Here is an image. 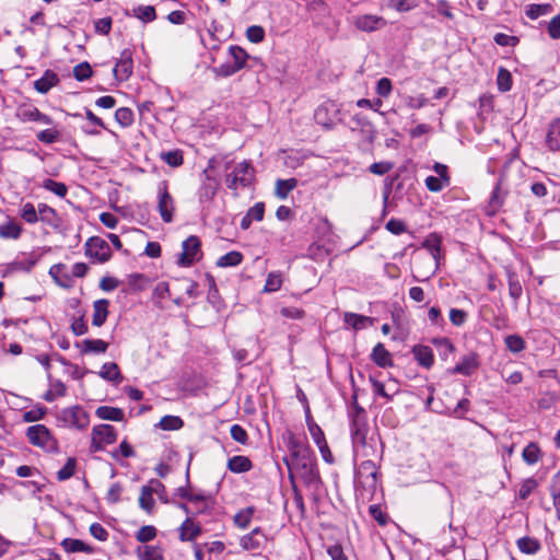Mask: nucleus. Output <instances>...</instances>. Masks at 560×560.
<instances>
[{
	"label": "nucleus",
	"instance_id": "c03bdc74",
	"mask_svg": "<svg viewBox=\"0 0 560 560\" xmlns=\"http://www.w3.org/2000/svg\"><path fill=\"white\" fill-rule=\"evenodd\" d=\"M42 187L61 198H63L68 192V188L63 183L56 182L50 178L44 179Z\"/></svg>",
	"mask_w": 560,
	"mask_h": 560
},
{
	"label": "nucleus",
	"instance_id": "7c9ffc66",
	"mask_svg": "<svg viewBox=\"0 0 560 560\" xmlns=\"http://www.w3.org/2000/svg\"><path fill=\"white\" fill-rule=\"evenodd\" d=\"M546 142L550 150H560V118L555 119L550 124Z\"/></svg>",
	"mask_w": 560,
	"mask_h": 560
},
{
	"label": "nucleus",
	"instance_id": "f257e3e1",
	"mask_svg": "<svg viewBox=\"0 0 560 560\" xmlns=\"http://www.w3.org/2000/svg\"><path fill=\"white\" fill-rule=\"evenodd\" d=\"M348 417L350 420V435L354 456L365 459H373L377 456L381 457L382 450H378L377 441L373 436L368 439V415L364 408L359 405L357 395L352 396ZM380 445L381 448H383V444L380 443Z\"/></svg>",
	"mask_w": 560,
	"mask_h": 560
},
{
	"label": "nucleus",
	"instance_id": "6ab92c4d",
	"mask_svg": "<svg viewBox=\"0 0 560 560\" xmlns=\"http://www.w3.org/2000/svg\"><path fill=\"white\" fill-rule=\"evenodd\" d=\"M479 366L478 354L469 353L462 358V360L450 371L452 374H460L470 376Z\"/></svg>",
	"mask_w": 560,
	"mask_h": 560
},
{
	"label": "nucleus",
	"instance_id": "4468645a",
	"mask_svg": "<svg viewBox=\"0 0 560 560\" xmlns=\"http://www.w3.org/2000/svg\"><path fill=\"white\" fill-rule=\"evenodd\" d=\"M200 241L197 236L191 235L187 237L182 244V253L178 258V265L183 267H188L192 265L195 261L199 260L200 253Z\"/></svg>",
	"mask_w": 560,
	"mask_h": 560
},
{
	"label": "nucleus",
	"instance_id": "dca6fc26",
	"mask_svg": "<svg viewBox=\"0 0 560 560\" xmlns=\"http://www.w3.org/2000/svg\"><path fill=\"white\" fill-rule=\"evenodd\" d=\"M132 51L126 48L120 52V57L113 69V73L118 81H126L132 74Z\"/></svg>",
	"mask_w": 560,
	"mask_h": 560
},
{
	"label": "nucleus",
	"instance_id": "c85d7f7f",
	"mask_svg": "<svg viewBox=\"0 0 560 560\" xmlns=\"http://www.w3.org/2000/svg\"><path fill=\"white\" fill-rule=\"evenodd\" d=\"M95 415L102 420L110 421H122L125 418V412L122 409L112 406H100L95 410Z\"/></svg>",
	"mask_w": 560,
	"mask_h": 560
},
{
	"label": "nucleus",
	"instance_id": "20e7f679",
	"mask_svg": "<svg viewBox=\"0 0 560 560\" xmlns=\"http://www.w3.org/2000/svg\"><path fill=\"white\" fill-rule=\"evenodd\" d=\"M254 167L247 161L235 165L233 171L225 177V185L229 189L236 191L238 188L248 187L254 180Z\"/></svg>",
	"mask_w": 560,
	"mask_h": 560
},
{
	"label": "nucleus",
	"instance_id": "bf43d9fd",
	"mask_svg": "<svg viewBox=\"0 0 560 560\" xmlns=\"http://www.w3.org/2000/svg\"><path fill=\"white\" fill-rule=\"evenodd\" d=\"M156 537V528L152 525H144L136 534L139 542H149Z\"/></svg>",
	"mask_w": 560,
	"mask_h": 560
},
{
	"label": "nucleus",
	"instance_id": "603ef678",
	"mask_svg": "<svg viewBox=\"0 0 560 560\" xmlns=\"http://www.w3.org/2000/svg\"><path fill=\"white\" fill-rule=\"evenodd\" d=\"M20 215L26 223L34 224L38 222V209L36 210L31 202H26L22 206Z\"/></svg>",
	"mask_w": 560,
	"mask_h": 560
},
{
	"label": "nucleus",
	"instance_id": "1a4fd4ad",
	"mask_svg": "<svg viewBox=\"0 0 560 560\" xmlns=\"http://www.w3.org/2000/svg\"><path fill=\"white\" fill-rule=\"evenodd\" d=\"M377 467L373 459H364L354 472L355 482L364 489L374 491L377 483Z\"/></svg>",
	"mask_w": 560,
	"mask_h": 560
},
{
	"label": "nucleus",
	"instance_id": "ddd939ff",
	"mask_svg": "<svg viewBox=\"0 0 560 560\" xmlns=\"http://www.w3.org/2000/svg\"><path fill=\"white\" fill-rule=\"evenodd\" d=\"M432 170L436 173L438 176H428L424 179V185L429 191L440 192L451 185L448 167L445 164L435 162L432 166Z\"/></svg>",
	"mask_w": 560,
	"mask_h": 560
},
{
	"label": "nucleus",
	"instance_id": "49530a36",
	"mask_svg": "<svg viewBox=\"0 0 560 560\" xmlns=\"http://www.w3.org/2000/svg\"><path fill=\"white\" fill-rule=\"evenodd\" d=\"M133 14L144 23L152 22L156 19L155 9L152 5H139L133 9Z\"/></svg>",
	"mask_w": 560,
	"mask_h": 560
},
{
	"label": "nucleus",
	"instance_id": "680f3d73",
	"mask_svg": "<svg viewBox=\"0 0 560 560\" xmlns=\"http://www.w3.org/2000/svg\"><path fill=\"white\" fill-rule=\"evenodd\" d=\"M92 75V68L89 62L83 61L73 68V77L78 81H84Z\"/></svg>",
	"mask_w": 560,
	"mask_h": 560
},
{
	"label": "nucleus",
	"instance_id": "4c0bfd02",
	"mask_svg": "<svg viewBox=\"0 0 560 560\" xmlns=\"http://www.w3.org/2000/svg\"><path fill=\"white\" fill-rule=\"evenodd\" d=\"M155 501L153 499V494L150 492V489L147 485L141 487L140 497H139V506L148 514H152L154 510Z\"/></svg>",
	"mask_w": 560,
	"mask_h": 560
},
{
	"label": "nucleus",
	"instance_id": "6e6552de",
	"mask_svg": "<svg viewBox=\"0 0 560 560\" xmlns=\"http://www.w3.org/2000/svg\"><path fill=\"white\" fill-rule=\"evenodd\" d=\"M349 128L351 132L360 137V141L363 144H372L376 137V130L374 125L369 118L362 114H355L352 116Z\"/></svg>",
	"mask_w": 560,
	"mask_h": 560
},
{
	"label": "nucleus",
	"instance_id": "4be33fe9",
	"mask_svg": "<svg viewBox=\"0 0 560 560\" xmlns=\"http://www.w3.org/2000/svg\"><path fill=\"white\" fill-rule=\"evenodd\" d=\"M108 306L109 301L106 299H100L94 301L92 316L93 326L101 327L104 325L108 316Z\"/></svg>",
	"mask_w": 560,
	"mask_h": 560
},
{
	"label": "nucleus",
	"instance_id": "ea45409f",
	"mask_svg": "<svg viewBox=\"0 0 560 560\" xmlns=\"http://www.w3.org/2000/svg\"><path fill=\"white\" fill-rule=\"evenodd\" d=\"M138 557L140 560H164L162 550L158 546L138 548Z\"/></svg>",
	"mask_w": 560,
	"mask_h": 560
},
{
	"label": "nucleus",
	"instance_id": "6e6d98bb",
	"mask_svg": "<svg viewBox=\"0 0 560 560\" xmlns=\"http://www.w3.org/2000/svg\"><path fill=\"white\" fill-rule=\"evenodd\" d=\"M187 501L192 504H201L202 505L200 509L195 511V514H206L210 511V506L208 504V497L202 493L195 494L190 491V494H189V498Z\"/></svg>",
	"mask_w": 560,
	"mask_h": 560
},
{
	"label": "nucleus",
	"instance_id": "e2e57ef3",
	"mask_svg": "<svg viewBox=\"0 0 560 560\" xmlns=\"http://www.w3.org/2000/svg\"><path fill=\"white\" fill-rule=\"evenodd\" d=\"M147 486L152 494H156L161 501L167 503L168 500L165 498L166 489L165 486L158 479H151Z\"/></svg>",
	"mask_w": 560,
	"mask_h": 560
},
{
	"label": "nucleus",
	"instance_id": "13d9d810",
	"mask_svg": "<svg viewBox=\"0 0 560 560\" xmlns=\"http://www.w3.org/2000/svg\"><path fill=\"white\" fill-rule=\"evenodd\" d=\"M77 462L73 457H69L65 466L57 471V479L65 481L74 475Z\"/></svg>",
	"mask_w": 560,
	"mask_h": 560
},
{
	"label": "nucleus",
	"instance_id": "a19ab883",
	"mask_svg": "<svg viewBox=\"0 0 560 560\" xmlns=\"http://www.w3.org/2000/svg\"><path fill=\"white\" fill-rule=\"evenodd\" d=\"M553 7L549 3L544 4H529L526 9V16L530 20H536L541 15H547L552 12Z\"/></svg>",
	"mask_w": 560,
	"mask_h": 560
},
{
	"label": "nucleus",
	"instance_id": "aec40b11",
	"mask_svg": "<svg viewBox=\"0 0 560 560\" xmlns=\"http://www.w3.org/2000/svg\"><path fill=\"white\" fill-rule=\"evenodd\" d=\"M218 188V183L207 175L197 192L199 202L203 206L210 203L217 195Z\"/></svg>",
	"mask_w": 560,
	"mask_h": 560
},
{
	"label": "nucleus",
	"instance_id": "cd10ccee",
	"mask_svg": "<svg viewBox=\"0 0 560 560\" xmlns=\"http://www.w3.org/2000/svg\"><path fill=\"white\" fill-rule=\"evenodd\" d=\"M441 244L442 238L436 233H432L427 236L422 243V247H424L435 260V268H438V261L440 259Z\"/></svg>",
	"mask_w": 560,
	"mask_h": 560
},
{
	"label": "nucleus",
	"instance_id": "393cba45",
	"mask_svg": "<svg viewBox=\"0 0 560 560\" xmlns=\"http://www.w3.org/2000/svg\"><path fill=\"white\" fill-rule=\"evenodd\" d=\"M228 469L234 474L247 472L253 468V463L247 456L235 455L228 460Z\"/></svg>",
	"mask_w": 560,
	"mask_h": 560
},
{
	"label": "nucleus",
	"instance_id": "864d4df0",
	"mask_svg": "<svg viewBox=\"0 0 560 560\" xmlns=\"http://www.w3.org/2000/svg\"><path fill=\"white\" fill-rule=\"evenodd\" d=\"M498 89L501 92H508L512 88V75L509 70L500 68L497 77Z\"/></svg>",
	"mask_w": 560,
	"mask_h": 560
},
{
	"label": "nucleus",
	"instance_id": "a878e982",
	"mask_svg": "<svg viewBox=\"0 0 560 560\" xmlns=\"http://www.w3.org/2000/svg\"><path fill=\"white\" fill-rule=\"evenodd\" d=\"M415 359L419 365L430 369L434 363L432 349L428 346H416L412 350Z\"/></svg>",
	"mask_w": 560,
	"mask_h": 560
},
{
	"label": "nucleus",
	"instance_id": "c756f323",
	"mask_svg": "<svg viewBox=\"0 0 560 560\" xmlns=\"http://www.w3.org/2000/svg\"><path fill=\"white\" fill-rule=\"evenodd\" d=\"M77 346L81 347L82 353H104L108 348V343L102 339H84Z\"/></svg>",
	"mask_w": 560,
	"mask_h": 560
},
{
	"label": "nucleus",
	"instance_id": "f8f14e48",
	"mask_svg": "<svg viewBox=\"0 0 560 560\" xmlns=\"http://www.w3.org/2000/svg\"><path fill=\"white\" fill-rule=\"evenodd\" d=\"M16 118L22 122H39L50 126L54 120L50 116L42 113L35 105L30 103L20 104L15 110Z\"/></svg>",
	"mask_w": 560,
	"mask_h": 560
},
{
	"label": "nucleus",
	"instance_id": "58836bf2",
	"mask_svg": "<svg viewBox=\"0 0 560 560\" xmlns=\"http://www.w3.org/2000/svg\"><path fill=\"white\" fill-rule=\"evenodd\" d=\"M61 545L67 552H92V548L80 539L66 538Z\"/></svg>",
	"mask_w": 560,
	"mask_h": 560
},
{
	"label": "nucleus",
	"instance_id": "5fc2aeb1",
	"mask_svg": "<svg viewBox=\"0 0 560 560\" xmlns=\"http://www.w3.org/2000/svg\"><path fill=\"white\" fill-rule=\"evenodd\" d=\"M183 420L177 416H164L161 418L159 422V427L162 430H178L183 427Z\"/></svg>",
	"mask_w": 560,
	"mask_h": 560
},
{
	"label": "nucleus",
	"instance_id": "2f4dec72",
	"mask_svg": "<svg viewBox=\"0 0 560 560\" xmlns=\"http://www.w3.org/2000/svg\"><path fill=\"white\" fill-rule=\"evenodd\" d=\"M98 375L106 381L120 383L122 381V376L120 374L119 368L115 362H106L103 364Z\"/></svg>",
	"mask_w": 560,
	"mask_h": 560
},
{
	"label": "nucleus",
	"instance_id": "e433bc0d",
	"mask_svg": "<svg viewBox=\"0 0 560 560\" xmlns=\"http://www.w3.org/2000/svg\"><path fill=\"white\" fill-rule=\"evenodd\" d=\"M508 284H509V295L513 299L515 303L520 300L523 293L522 284L518 280L517 275L512 271L508 270Z\"/></svg>",
	"mask_w": 560,
	"mask_h": 560
},
{
	"label": "nucleus",
	"instance_id": "37998d69",
	"mask_svg": "<svg viewBox=\"0 0 560 560\" xmlns=\"http://www.w3.org/2000/svg\"><path fill=\"white\" fill-rule=\"evenodd\" d=\"M254 512H255V508L248 506V508L240 511L238 513H236V515L234 517L235 525L242 529L247 528L250 524Z\"/></svg>",
	"mask_w": 560,
	"mask_h": 560
},
{
	"label": "nucleus",
	"instance_id": "b1692460",
	"mask_svg": "<svg viewBox=\"0 0 560 560\" xmlns=\"http://www.w3.org/2000/svg\"><path fill=\"white\" fill-rule=\"evenodd\" d=\"M92 435L98 438L104 444H113L117 440L116 429L110 424L95 425Z\"/></svg>",
	"mask_w": 560,
	"mask_h": 560
},
{
	"label": "nucleus",
	"instance_id": "5701e85b",
	"mask_svg": "<svg viewBox=\"0 0 560 560\" xmlns=\"http://www.w3.org/2000/svg\"><path fill=\"white\" fill-rule=\"evenodd\" d=\"M59 83L57 73L52 70H46L44 74L34 82V89L42 94H46L51 88Z\"/></svg>",
	"mask_w": 560,
	"mask_h": 560
},
{
	"label": "nucleus",
	"instance_id": "09e8293b",
	"mask_svg": "<svg viewBox=\"0 0 560 560\" xmlns=\"http://www.w3.org/2000/svg\"><path fill=\"white\" fill-rule=\"evenodd\" d=\"M115 120L122 128L130 127L133 124V113L128 107H120L115 112Z\"/></svg>",
	"mask_w": 560,
	"mask_h": 560
},
{
	"label": "nucleus",
	"instance_id": "9b49d317",
	"mask_svg": "<svg viewBox=\"0 0 560 560\" xmlns=\"http://www.w3.org/2000/svg\"><path fill=\"white\" fill-rule=\"evenodd\" d=\"M158 211L163 222H173L175 212V200L167 190L166 182L160 183L158 187Z\"/></svg>",
	"mask_w": 560,
	"mask_h": 560
},
{
	"label": "nucleus",
	"instance_id": "a18cd8bd",
	"mask_svg": "<svg viewBox=\"0 0 560 560\" xmlns=\"http://www.w3.org/2000/svg\"><path fill=\"white\" fill-rule=\"evenodd\" d=\"M372 318L368 316H363L355 313H346L345 314V323L352 327L353 329H362L365 326V323L371 322Z\"/></svg>",
	"mask_w": 560,
	"mask_h": 560
},
{
	"label": "nucleus",
	"instance_id": "79ce46f5",
	"mask_svg": "<svg viewBox=\"0 0 560 560\" xmlns=\"http://www.w3.org/2000/svg\"><path fill=\"white\" fill-rule=\"evenodd\" d=\"M243 255L240 252L232 250L221 256L218 261V267H234L242 262Z\"/></svg>",
	"mask_w": 560,
	"mask_h": 560
},
{
	"label": "nucleus",
	"instance_id": "f03ea898",
	"mask_svg": "<svg viewBox=\"0 0 560 560\" xmlns=\"http://www.w3.org/2000/svg\"><path fill=\"white\" fill-rule=\"evenodd\" d=\"M294 469L307 487L317 488L320 482L316 459L308 447L299 446L294 453Z\"/></svg>",
	"mask_w": 560,
	"mask_h": 560
},
{
	"label": "nucleus",
	"instance_id": "2eb2a0df",
	"mask_svg": "<svg viewBox=\"0 0 560 560\" xmlns=\"http://www.w3.org/2000/svg\"><path fill=\"white\" fill-rule=\"evenodd\" d=\"M268 541L267 535L260 527H255L250 533L244 535L241 540V547L254 553H259L265 549Z\"/></svg>",
	"mask_w": 560,
	"mask_h": 560
},
{
	"label": "nucleus",
	"instance_id": "39448f33",
	"mask_svg": "<svg viewBox=\"0 0 560 560\" xmlns=\"http://www.w3.org/2000/svg\"><path fill=\"white\" fill-rule=\"evenodd\" d=\"M26 438L31 444L40 447L47 452L58 450V442L52 436L50 430L44 424H34L27 428Z\"/></svg>",
	"mask_w": 560,
	"mask_h": 560
},
{
	"label": "nucleus",
	"instance_id": "a211bd4d",
	"mask_svg": "<svg viewBox=\"0 0 560 560\" xmlns=\"http://www.w3.org/2000/svg\"><path fill=\"white\" fill-rule=\"evenodd\" d=\"M202 532L201 525L187 516L178 527V536L180 541H194Z\"/></svg>",
	"mask_w": 560,
	"mask_h": 560
},
{
	"label": "nucleus",
	"instance_id": "8fccbe9b",
	"mask_svg": "<svg viewBox=\"0 0 560 560\" xmlns=\"http://www.w3.org/2000/svg\"><path fill=\"white\" fill-rule=\"evenodd\" d=\"M161 160L172 167H178L184 162L183 152L180 150L162 152Z\"/></svg>",
	"mask_w": 560,
	"mask_h": 560
},
{
	"label": "nucleus",
	"instance_id": "0eeeda50",
	"mask_svg": "<svg viewBox=\"0 0 560 560\" xmlns=\"http://www.w3.org/2000/svg\"><path fill=\"white\" fill-rule=\"evenodd\" d=\"M58 420L65 427L84 430L90 423V417L83 407L75 405L60 411Z\"/></svg>",
	"mask_w": 560,
	"mask_h": 560
},
{
	"label": "nucleus",
	"instance_id": "052dcab7",
	"mask_svg": "<svg viewBox=\"0 0 560 560\" xmlns=\"http://www.w3.org/2000/svg\"><path fill=\"white\" fill-rule=\"evenodd\" d=\"M47 412V408L44 406H36L35 408L25 411L23 413V421L24 422H35L45 417Z\"/></svg>",
	"mask_w": 560,
	"mask_h": 560
},
{
	"label": "nucleus",
	"instance_id": "423d86ee",
	"mask_svg": "<svg viewBox=\"0 0 560 560\" xmlns=\"http://www.w3.org/2000/svg\"><path fill=\"white\" fill-rule=\"evenodd\" d=\"M84 254L93 262L104 264L112 257L109 244L100 236H92L88 238L84 244Z\"/></svg>",
	"mask_w": 560,
	"mask_h": 560
},
{
	"label": "nucleus",
	"instance_id": "774afa93",
	"mask_svg": "<svg viewBox=\"0 0 560 560\" xmlns=\"http://www.w3.org/2000/svg\"><path fill=\"white\" fill-rule=\"evenodd\" d=\"M547 30L552 39H560V13L550 20Z\"/></svg>",
	"mask_w": 560,
	"mask_h": 560
},
{
	"label": "nucleus",
	"instance_id": "7ed1b4c3",
	"mask_svg": "<svg viewBox=\"0 0 560 560\" xmlns=\"http://www.w3.org/2000/svg\"><path fill=\"white\" fill-rule=\"evenodd\" d=\"M250 56L244 48L237 45L229 47V59L218 66L214 71L221 77H231L246 67L247 60Z\"/></svg>",
	"mask_w": 560,
	"mask_h": 560
},
{
	"label": "nucleus",
	"instance_id": "de8ad7c7",
	"mask_svg": "<svg viewBox=\"0 0 560 560\" xmlns=\"http://www.w3.org/2000/svg\"><path fill=\"white\" fill-rule=\"evenodd\" d=\"M67 393V387L66 385L61 382V381H56L51 384V387L49 390H47L45 393V395L43 396V398L48 401V402H51L54 401L57 397H62L65 396Z\"/></svg>",
	"mask_w": 560,
	"mask_h": 560
},
{
	"label": "nucleus",
	"instance_id": "0e129e2a",
	"mask_svg": "<svg viewBox=\"0 0 560 560\" xmlns=\"http://www.w3.org/2000/svg\"><path fill=\"white\" fill-rule=\"evenodd\" d=\"M537 486L538 482L534 478L525 479L518 489V498L522 500L527 499Z\"/></svg>",
	"mask_w": 560,
	"mask_h": 560
},
{
	"label": "nucleus",
	"instance_id": "c9c22d12",
	"mask_svg": "<svg viewBox=\"0 0 560 560\" xmlns=\"http://www.w3.org/2000/svg\"><path fill=\"white\" fill-rule=\"evenodd\" d=\"M516 545L521 552L525 555H535L540 550V542L533 537L525 536L517 539Z\"/></svg>",
	"mask_w": 560,
	"mask_h": 560
},
{
	"label": "nucleus",
	"instance_id": "3c124183",
	"mask_svg": "<svg viewBox=\"0 0 560 560\" xmlns=\"http://www.w3.org/2000/svg\"><path fill=\"white\" fill-rule=\"evenodd\" d=\"M506 348L513 353L522 352L525 347V340L518 335H509L504 339Z\"/></svg>",
	"mask_w": 560,
	"mask_h": 560
},
{
	"label": "nucleus",
	"instance_id": "338daca9",
	"mask_svg": "<svg viewBox=\"0 0 560 560\" xmlns=\"http://www.w3.org/2000/svg\"><path fill=\"white\" fill-rule=\"evenodd\" d=\"M246 37L252 43H260L265 38V30L259 25H252L246 31Z\"/></svg>",
	"mask_w": 560,
	"mask_h": 560
},
{
	"label": "nucleus",
	"instance_id": "473e14b6",
	"mask_svg": "<svg viewBox=\"0 0 560 560\" xmlns=\"http://www.w3.org/2000/svg\"><path fill=\"white\" fill-rule=\"evenodd\" d=\"M22 231V226L12 220L0 224V237L4 240H18Z\"/></svg>",
	"mask_w": 560,
	"mask_h": 560
},
{
	"label": "nucleus",
	"instance_id": "9d476101",
	"mask_svg": "<svg viewBox=\"0 0 560 560\" xmlns=\"http://www.w3.org/2000/svg\"><path fill=\"white\" fill-rule=\"evenodd\" d=\"M340 108L337 103L327 101L320 104L314 113L315 121L326 129H332L339 121Z\"/></svg>",
	"mask_w": 560,
	"mask_h": 560
},
{
	"label": "nucleus",
	"instance_id": "f3484780",
	"mask_svg": "<svg viewBox=\"0 0 560 560\" xmlns=\"http://www.w3.org/2000/svg\"><path fill=\"white\" fill-rule=\"evenodd\" d=\"M353 24L360 31L374 32L383 28L386 25V21L378 15L363 14L355 16Z\"/></svg>",
	"mask_w": 560,
	"mask_h": 560
},
{
	"label": "nucleus",
	"instance_id": "72a5a7b5",
	"mask_svg": "<svg viewBox=\"0 0 560 560\" xmlns=\"http://www.w3.org/2000/svg\"><path fill=\"white\" fill-rule=\"evenodd\" d=\"M522 458L527 465H535L542 458V452L537 443L530 442L522 452Z\"/></svg>",
	"mask_w": 560,
	"mask_h": 560
},
{
	"label": "nucleus",
	"instance_id": "f704fd0d",
	"mask_svg": "<svg viewBox=\"0 0 560 560\" xmlns=\"http://www.w3.org/2000/svg\"><path fill=\"white\" fill-rule=\"evenodd\" d=\"M298 186V179L296 178H288V179H277L276 182V188H275V195L279 199H285L288 195L295 189Z\"/></svg>",
	"mask_w": 560,
	"mask_h": 560
},
{
	"label": "nucleus",
	"instance_id": "412c9836",
	"mask_svg": "<svg viewBox=\"0 0 560 560\" xmlns=\"http://www.w3.org/2000/svg\"><path fill=\"white\" fill-rule=\"evenodd\" d=\"M371 359L380 368H390L394 365L390 352L382 342H378L374 346L371 353Z\"/></svg>",
	"mask_w": 560,
	"mask_h": 560
},
{
	"label": "nucleus",
	"instance_id": "4d7b16f0",
	"mask_svg": "<svg viewBox=\"0 0 560 560\" xmlns=\"http://www.w3.org/2000/svg\"><path fill=\"white\" fill-rule=\"evenodd\" d=\"M59 136H60V133L57 129L48 128V129H44V130L39 131L36 135V138L42 143L52 144L59 140Z\"/></svg>",
	"mask_w": 560,
	"mask_h": 560
},
{
	"label": "nucleus",
	"instance_id": "bb28decb",
	"mask_svg": "<svg viewBox=\"0 0 560 560\" xmlns=\"http://www.w3.org/2000/svg\"><path fill=\"white\" fill-rule=\"evenodd\" d=\"M38 221H42L49 226L57 228L59 225L60 219L57 214V211L49 207L46 203L38 205Z\"/></svg>",
	"mask_w": 560,
	"mask_h": 560
},
{
	"label": "nucleus",
	"instance_id": "69168bd1",
	"mask_svg": "<svg viewBox=\"0 0 560 560\" xmlns=\"http://www.w3.org/2000/svg\"><path fill=\"white\" fill-rule=\"evenodd\" d=\"M230 433H231L232 439L235 442L243 444V445L248 443V434L242 425L233 424L230 429Z\"/></svg>",
	"mask_w": 560,
	"mask_h": 560
}]
</instances>
